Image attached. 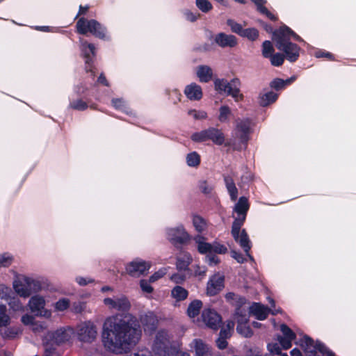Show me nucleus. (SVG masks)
Listing matches in <instances>:
<instances>
[{
  "label": "nucleus",
  "instance_id": "4d7b16f0",
  "mask_svg": "<svg viewBox=\"0 0 356 356\" xmlns=\"http://www.w3.org/2000/svg\"><path fill=\"white\" fill-rule=\"evenodd\" d=\"M316 350H318L321 353H324L325 350H326V347L323 344L318 343H317V346H315L314 348H305V351L310 353L311 356L315 355Z\"/></svg>",
  "mask_w": 356,
  "mask_h": 356
},
{
  "label": "nucleus",
  "instance_id": "1a4fd4ad",
  "mask_svg": "<svg viewBox=\"0 0 356 356\" xmlns=\"http://www.w3.org/2000/svg\"><path fill=\"white\" fill-rule=\"evenodd\" d=\"M274 39L276 42V47L285 54L287 60L294 62L298 59L300 48L297 44L286 41L283 38H274Z\"/></svg>",
  "mask_w": 356,
  "mask_h": 356
},
{
  "label": "nucleus",
  "instance_id": "f8f14e48",
  "mask_svg": "<svg viewBox=\"0 0 356 356\" xmlns=\"http://www.w3.org/2000/svg\"><path fill=\"white\" fill-rule=\"evenodd\" d=\"M13 288L15 292L20 297L26 298L30 296V290L27 283V276L17 275L13 282Z\"/></svg>",
  "mask_w": 356,
  "mask_h": 356
},
{
  "label": "nucleus",
  "instance_id": "e2e57ef3",
  "mask_svg": "<svg viewBox=\"0 0 356 356\" xmlns=\"http://www.w3.org/2000/svg\"><path fill=\"white\" fill-rule=\"evenodd\" d=\"M31 328L33 332H40L46 328V324L43 322L35 321V320Z\"/></svg>",
  "mask_w": 356,
  "mask_h": 356
},
{
  "label": "nucleus",
  "instance_id": "8fccbe9b",
  "mask_svg": "<svg viewBox=\"0 0 356 356\" xmlns=\"http://www.w3.org/2000/svg\"><path fill=\"white\" fill-rule=\"evenodd\" d=\"M284 60V55L277 53L270 56L271 64L274 66H280L283 64Z\"/></svg>",
  "mask_w": 356,
  "mask_h": 356
},
{
  "label": "nucleus",
  "instance_id": "473e14b6",
  "mask_svg": "<svg viewBox=\"0 0 356 356\" xmlns=\"http://www.w3.org/2000/svg\"><path fill=\"white\" fill-rule=\"evenodd\" d=\"M225 181L227 188L232 200H236L238 197V189L236 188L234 180L230 177H225Z\"/></svg>",
  "mask_w": 356,
  "mask_h": 356
},
{
  "label": "nucleus",
  "instance_id": "c03bdc74",
  "mask_svg": "<svg viewBox=\"0 0 356 356\" xmlns=\"http://www.w3.org/2000/svg\"><path fill=\"white\" fill-rule=\"evenodd\" d=\"M214 86H215V89L218 92H222L223 91L227 90V88L228 86V81L224 79H216L214 81Z\"/></svg>",
  "mask_w": 356,
  "mask_h": 356
},
{
  "label": "nucleus",
  "instance_id": "69168bd1",
  "mask_svg": "<svg viewBox=\"0 0 356 356\" xmlns=\"http://www.w3.org/2000/svg\"><path fill=\"white\" fill-rule=\"evenodd\" d=\"M21 321L24 325H29L31 327L33 323H34L35 318L31 315L24 314L22 316Z\"/></svg>",
  "mask_w": 356,
  "mask_h": 356
},
{
  "label": "nucleus",
  "instance_id": "bf43d9fd",
  "mask_svg": "<svg viewBox=\"0 0 356 356\" xmlns=\"http://www.w3.org/2000/svg\"><path fill=\"white\" fill-rule=\"evenodd\" d=\"M293 339L284 338L282 336L278 337V341L284 349H289L291 347V342Z\"/></svg>",
  "mask_w": 356,
  "mask_h": 356
},
{
  "label": "nucleus",
  "instance_id": "603ef678",
  "mask_svg": "<svg viewBox=\"0 0 356 356\" xmlns=\"http://www.w3.org/2000/svg\"><path fill=\"white\" fill-rule=\"evenodd\" d=\"M112 105L116 109L127 112V103L122 99H113L112 100Z\"/></svg>",
  "mask_w": 356,
  "mask_h": 356
},
{
  "label": "nucleus",
  "instance_id": "052dcab7",
  "mask_svg": "<svg viewBox=\"0 0 356 356\" xmlns=\"http://www.w3.org/2000/svg\"><path fill=\"white\" fill-rule=\"evenodd\" d=\"M227 24L231 27L232 31L236 33H241L242 31V26L241 24L234 22L232 19H228L227 22Z\"/></svg>",
  "mask_w": 356,
  "mask_h": 356
},
{
  "label": "nucleus",
  "instance_id": "cd10ccee",
  "mask_svg": "<svg viewBox=\"0 0 356 356\" xmlns=\"http://www.w3.org/2000/svg\"><path fill=\"white\" fill-rule=\"evenodd\" d=\"M12 291L9 293L7 298H3L6 300L10 309L14 312H23L24 310V306L21 300L15 296H12Z\"/></svg>",
  "mask_w": 356,
  "mask_h": 356
},
{
  "label": "nucleus",
  "instance_id": "338daca9",
  "mask_svg": "<svg viewBox=\"0 0 356 356\" xmlns=\"http://www.w3.org/2000/svg\"><path fill=\"white\" fill-rule=\"evenodd\" d=\"M270 86L274 89L279 90L284 87V80L281 79H275L270 83Z\"/></svg>",
  "mask_w": 356,
  "mask_h": 356
},
{
  "label": "nucleus",
  "instance_id": "72a5a7b5",
  "mask_svg": "<svg viewBox=\"0 0 356 356\" xmlns=\"http://www.w3.org/2000/svg\"><path fill=\"white\" fill-rule=\"evenodd\" d=\"M193 224L197 232L201 233L207 228V221L200 216L194 215L193 217Z\"/></svg>",
  "mask_w": 356,
  "mask_h": 356
},
{
  "label": "nucleus",
  "instance_id": "3c124183",
  "mask_svg": "<svg viewBox=\"0 0 356 356\" xmlns=\"http://www.w3.org/2000/svg\"><path fill=\"white\" fill-rule=\"evenodd\" d=\"M70 107L78 111H83L85 110L88 106L87 104L83 100L76 99L70 102Z\"/></svg>",
  "mask_w": 356,
  "mask_h": 356
},
{
  "label": "nucleus",
  "instance_id": "f3484780",
  "mask_svg": "<svg viewBox=\"0 0 356 356\" xmlns=\"http://www.w3.org/2000/svg\"><path fill=\"white\" fill-rule=\"evenodd\" d=\"M80 48H81V51L86 59V63L87 65L86 70L91 71L90 69L88 70L89 64H90V61L92 60V58H91L90 55H92V56H95V47L94 44L88 43L86 40H84L83 39H80Z\"/></svg>",
  "mask_w": 356,
  "mask_h": 356
},
{
  "label": "nucleus",
  "instance_id": "6e6d98bb",
  "mask_svg": "<svg viewBox=\"0 0 356 356\" xmlns=\"http://www.w3.org/2000/svg\"><path fill=\"white\" fill-rule=\"evenodd\" d=\"M316 350H318L321 353H324L325 350H326V347L323 344L318 343H317V346H315L314 348H305V351L310 353L311 356L315 355Z\"/></svg>",
  "mask_w": 356,
  "mask_h": 356
},
{
  "label": "nucleus",
  "instance_id": "7ed1b4c3",
  "mask_svg": "<svg viewBox=\"0 0 356 356\" xmlns=\"http://www.w3.org/2000/svg\"><path fill=\"white\" fill-rule=\"evenodd\" d=\"M77 32L81 34L90 33L100 39H108L106 29L95 19L80 18L76 23Z\"/></svg>",
  "mask_w": 356,
  "mask_h": 356
},
{
  "label": "nucleus",
  "instance_id": "864d4df0",
  "mask_svg": "<svg viewBox=\"0 0 356 356\" xmlns=\"http://www.w3.org/2000/svg\"><path fill=\"white\" fill-rule=\"evenodd\" d=\"M280 330L282 332L284 338L296 339V334L286 325H281Z\"/></svg>",
  "mask_w": 356,
  "mask_h": 356
},
{
  "label": "nucleus",
  "instance_id": "2f4dec72",
  "mask_svg": "<svg viewBox=\"0 0 356 356\" xmlns=\"http://www.w3.org/2000/svg\"><path fill=\"white\" fill-rule=\"evenodd\" d=\"M27 283L29 284L31 295L32 292H37L41 289L43 280L41 278H34L33 277L27 276Z\"/></svg>",
  "mask_w": 356,
  "mask_h": 356
},
{
  "label": "nucleus",
  "instance_id": "0e129e2a",
  "mask_svg": "<svg viewBox=\"0 0 356 356\" xmlns=\"http://www.w3.org/2000/svg\"><path fill=\"white\" fill-rule=\"evenodd\" d=\"M86 308V303L83 302H74L72 305V312L76 314L82 312Z\"/></svg>",
  "mask_w": 356,
  "mask_h": 356
},
{
  "label": "nucleus",
  "instance_id": "6e6552de",
  "mask_svg": "<svg viewBox=\"0 0 356 356\" xmlns=\"http://www.w3.org/2000/svg\"><path fill=\"white\" fill-rule=\"evenodd\" d=\"M74 336V329L67 326L60 327L54 332H48L45 340L51 341L56 345H61L70 343Z\"/></svg>",
  "mask_w": 356,
  "mask_h": 356
},
{
  "label": "nucleus",
  "instance_id": "a19ab883",
  "mask_svg": "<svg viewBox=\"0 0 356 356\" xmlns=\"http://www.w3.org/2000/svg\"><path fill=\"white\" fill-rule=\"evenodd\" d=\"M70 300L66 298H62L54 304V307L56 312H65L70 307Z\"/></svg>",
  "mask_w": 356,
  "mask_h": 356
},
{
  "label": "nucleus",
  "instance_id": "b1692460",
  "mask_svg": "<svg viewBox=\"0 0 356 356\" xmlns=\"http://www.w3.org/2000/svg\"><path fill=\"white\" fill-rule=\"evenodd\" d=\"M206 131L207 140H211L217 145H222L224 143V134L220 130L211 127L206 129Z\"/></svg>",
  "mask_w": 356,
  "mask_h": 356
},
{
  "label": "nucleus",
  "instance_id": "412c9836",
  "mask_svg": "<svg viewBox=\"0 0 356 356\" xmlns=\"http://www.w3.org/2000/svg\"><path fill=\"white\" fill-rule=\"evenodd\" d=\"M192 261L191 254L186 252H180L177 257V268L179 270H186Z\"/></svg>",
  "mask_w": 356,
  "mask_h": 356
},
{
  "label": "nucleus",
  "instance_id": "39448f33",
  "mask_svg": "<svg viewBox=\"0 0 356 356\" xmlns=\"http://www.w3.org/2000/svg\"><path fill=\"white\" fill-rule=\"evenodd\" d=\"M178 350L165 330L157 332V356H176Z\"/></svg>",
  "mask_w": 356,
  "mask_h": 356
},
{
  "label": "nucleus",
  "instance_id": "c9c22d12",
  "mask_svg": "<svg viewBox=\"0 0 356 356\" xmlns=\"http://www.w3.org/2000/svg\"><path fill=\"white\" fill-rule=\"evenodd\" d=\"M204 238L201 236H197L195 238L196 243L198 244L197 248L201 253H211L213 245L209 243L202 241Z\"/></svg>",
  "mask_w": 356,
  "mask_h": 356
},
{
  "label": "nucleus",
  "instance_id": "dca6fc26",
  "mask_svg": "<svg viewBox=\"0 0 356 356\" xmlns=\"http://www.w3.org/2000/svg\"><path fill=\"white\" fill-rule=\"evenodd\" d=\"M144 332L148 335H152L156 331L155 316L154 312H148L140 317Z\"/></svg>",
  "mask_w": 356,
  "mask_h": 356
},
{
  "label": "nucleus",
  "instance_id": "49530a36",
  "mask_svg": "<svg viewBox=\"0 0 356 356\" xmlns=\"http://www.w3.org/2000/svg\"><path fill=\"white\" fill-rule=\"evenodd\" d=\"M196 5L204 13H207L212 9V5L208 0H196Z\"/></svg>",
  "mask_w": 356,
  "mask_h": 356
},
{
  "label": "nucleus",
  "instance_id": "774afa93",
  "mask_svg": "<svg viewBox=\"0 0 356 356\" xmlns=\"http://www.w3.org/2000/svg\"><path fill=\"white\" fill-rule=\"evenodd\" d=\"M127 356H152V354L147 349H142L138 350Z\"/></svg>",
  "mask_w": 356,
  "mask_h": 356
},
{
  "label": "nucleus",
  "instance_id": "4468645a",
  "mask_svg": "<svg viewBox=\"0 0 356 356\" xmlns=\"http://www.w3.org/2000/svg\"><path fill=\"white\" fill-rule=\"evenodd\" d=\"M224 276L219 273L213 275L207 283V295L213 296L218 294L224 288Z\"/></svg>",
  "mask_w": 356,
  "mask_h": 356
},
{
  "label": "nucleus",
  "instance_id": "2eb2a0df",
  "mask_svg": "<svg viewBox=\"0 0 356 356\" xmlns=\"http://www.w3.org/2000/svg\"><path fill=\"white\" fill-rule=\"evenodd\" d=\"M215 42L220 47H234L237 44V40L234 35H227L224 33H218L214 38Z\"/></svg>",
  "mask_w": 356,
  "mask_h": 356
},
{
  "label": "nucleus",
  "instance_id": "a211bd4d",
  "mask_svg": "<svg viewBox=\"0 0 356 356\" xmlns=\"http://www.w3.org/2000/svg\"><path fill=\"white\" fill-rule=\"evenodd\" d=\"M246 302V300L244 298H238V307L236 308L235 312V319L237 321L238 325L247 324L248 322V318L246 314V311L242 309V306Z\"/></svg>",
  "mask_w": 356,
  "mask_h": 356
},
{
  "label": "nucleus",
  "instance_id": "4be33fe9",
  "mask_svg": "<svg viewBox=\"0 0 356 356\" xmlns=\"http://www.w3.org/2000/svg\"><path fill=\"white\" fill-rule=\"evenodd\" d=\"M250 313L252 314L259 320H264L266 318L269 309L259 303H254L249 308Z\"/></svg>",
  "mask_w": 356,
  "mask_h": 356
},
{
  "label": "nucleus",
  "instance_id": "13d9d810",
  "mask_svg": "<svg viewBox=\"0 0 356 356\" xmlns=\"http://www.w3.org/2000/svg\"><path fill=\"white\" fill-rule=\"evenodd\" d=\"M243 35L252 40H255L259 36V32L255 29H247L244 31Z\"/></svg>",
  "mask_w": 356,
  "mask_h": 356
},
{
  "label": "nucleus",
  "instance_id": "9d476101",
  "mask_svg": "<svg viewBox=\"0 0 356 356\" xmlns=\"http://www.w3.org/2000/svg\"><path fill=\"white\" fill-rule=\"evenodd\" d=\"M150 266L149 262L137 258L126 264L125 272L131 277H139L145 275L149 270Z\"/></svg>",
  "mask_w": 356,
  "mask_h": 356
},
{
  "label": "nucleus",
  "instance_id": "aec40b11",
  "mask_svg": "<svg viewBox=\"0 0 356 356\" xmlns=\"http://www.w3.org/2000/svg\"><path fill=\"white\" fill-rule=\"evenodd\" d=\"M240 81L238 79H233L230 82H228V86L227 90L224 91L227 95L232 96L236 100H238V97L241 99H243V95L240 94Z\"/></svg>",
  "mask_w": 356,
  "mask_h": 356
},
{
  "label": "nucleus",
  "instance_id": "7c9ffc66",
  "mask_svg": "<svg viewBox=\"0 0 356 356\" xmlns=\"http://www.w3.org/2000/svg\"><path fill=\"white\" fill-rule=\"evenodd\" d=\"M156 281L155 274L152 275L148 280H141L140 286L142 291L146 293H152L154 291V287L152 285Z\"/></svg>",
  "mask_w": 356,
  "mask_h": 356
},
{
  "label": "nucleus",
  "instance_id": "37998d69",
  "mask_svg": "<svg viewBox=\"0 0 356 356\" xmlns=\"http://www.w3.org/2000/svg\"><path fill=\"white\" fill-rule=\"evenodd\" d=\"M274 52V48L268 40L264 42L262 44V55L265 58L270 57Z\"/></svg>",
  "mask_w": 356,
  "mask_h": 356
},
{
  "label": "nucleus",
  "instance_id": "e433bc0d",
  "mask_svg": "<svg viewBox=\"0 0 356 356\" xmlns=\"http://www.w3.org/2000/svg\"><path fill=\"white\" fill-rule=\"evenodd\" d=\"M10 323V317L7 313L6 305H0V328L8 327Z\"/></svg>",
  "mask_w": 356,
  "mask_h": 356
},
{
  "label": "nucleus",
  "instance_id": "5701e85b",
  "mask_svg": "<svg viewBox=\"0 0 356 356\" xmlns=\"http://www.w3.org/2000/svg\"><path fill=\"white\" fill-rule=\"evenodd\" d=\"M197 76L201 82L207 83L213 78L212 69L208 65H200L197 68Z\"/></svg>",
  "mask_w": 356,
  "mask_h": 356
},
{
  "label": "nucleus",
  "instance_id": "5fc2aeb1",
  "mask_svg": "<svg viewBox=\"0 0 356 356\" xmlns=\"http://www.w3.org/2000/svg\"><path fill=\"white\" fill-rule=\"evenodd\" d=\"M191 139L195 142H203L207 140V131L203 130L192 135Z\"/></svg>",
  "mask_w": 356,
  "mask_h": 356
},
{
  "label": "nucleus",
  "instance_id": "f257e3e1",
  "mask_svg": "<svg viewBox=\"0 0 356 356\" xmlns=\"http://www.w3.org/2000/svg\"><path fill=\"white\" fill-rule=\"evenodd\" d=\"M142 332L136 318L131 314L125 318L109 316L103 323L102 341L110 353L120 355L129 351L140 339Z\"/></svg>",
  "mask_w": 356,
  "mask_h": 356
},
{
  "label": "nucleus",
  "instance_id": "9b49d317",
  "mask_svg": "<svg viewBox=\"0 0 356 356\" xmlns=\"http://www.w3.org/2000/svg\"><path fill=\"white\" fill-rule=\"evenodd\" d=\"M202 318L205 325L214 330H218L222 324L221 316L211 309H204L202 313Z\"/></svg>",
  "mask_w": 356,
  "mask_h": 356
},
{
  "label": "nucleus",
  "instance_id": "f03ea898",
  "mask_svg": "<svg viewBox=\"0 0 356 356\" xmlns=\"http://www.w3.org/2000/svg\"><path fill=\"white\" fill-rule=\"evenodd\" d=\"M250 204L245 197L239 198L238 202L234 208V211L237 213L232 227V235L234 240L238 243L243 249L246 254L251 260H253L252 256L249 254L250 250V240L245 229L241 230V227L245 220L246 214L249 209Z\"/></svg>",
  "mask_w": 356,
  "mask_h": 356
},
{
  "label": "nucleus",
  "instance_id": "680f3d73",
  "mask_svg": "<svg viewBox=\"0 0 356 356\" xmlns=\"http://www.w3.org/2000/svg\"><path fill=\"white\" fill-rule=\"evenodd\" d=\"M302 346L305 348H314L315 346H317V343H318L319 342H315L312 338L307 337V336H305L304 337L303 339H302Z\"/></svg>",
  "mask_w": 356,
  "mask_h": 356
},
{
  "label": "nucleus",
  "instance_id": "09e8293b",
  "mask_svg": "<svg viewBox=\"0 0 356 356\" xmlns=\"http://www.w3.org/2000/svg\"><path fill=\"white\" fill-rule=\"evenodd\" d=\"M231 114V110L227 106H222L220 108V115L218 120L220 122H225Z\"/></svg>",
  "mask_w": 356,
  "mask_h": 356
},
{
  "label": "nucleus",
  "instance_id": "c756f323",
  "mask_svg": "<svg viewBox=\"0 0 356 356\" xmlns=\"http://www.w3.org/2000/svg\"><path fill=\"white\" fill-rule=\"evenodd\" d=\"M277 99V95L273 92H266L259 97V104L265 107L275 102Z\"/></svg>",
  "mask_w": 356,
  "mask_h": 356
},
{
  "label": "nucleus",
  "instance_id": "f704fd0d",
  "mask_svg": "<svg viewBox=\"0 0 356 356\" xmlns=\"http://www.w3.org/2000/svg\"><path fill=\"white\" fill-rule=\"evenodd\" d=\"M43 356H59V353L54 343L51 341L44 339Z\"/></svg>",
  "mask_w": 356,
  "mask_h": 356
},
{
  "label": "nucleus",
  "instance_id": "58836bf2",
  "mask_svg": "<svg viewBox=\"0 0 356 356\" xmlns=\"http://www.w3.org/2000/svg\"><path fill=\"white\" fill-rule=\"evenodd\" d=\"M21 332L18 327H10L3 330H0V334L4 339H13Z\"/></svg>",
  "mask_w": 356,
  "mask_h": 356
},
{
  "label": "nucleus",
  "instance_id": "0eeeda50",
  "mask_svg": "<svg viewBox=\"0 0 356 356\" xmlns=\"http://www.w3.org/2000/svg\"><path fill=\"white\" fill-rule=\"evenodd\" d=\"M104 306L110 311L127 312L131 308V303L124 295L118 294L106 297L103 300Z\"/></svg>",
  "mask_w": 356,
  "mask_h": 356
},
{
  "label": "nucleus",
  "instance_id": "ddd939ff",
  "mask_svg": "<svg viewBox=\"0 0 356 356\" xmlns=\"http://www.w3.org/2000/svg\"><path fill=\"white\" fill-rule=\"evenodd\" d=\"M168 235L175 245L186 244L190 241V236L183 227L170 229Z\"/></svg>",
  "mask_w": 356,
  "mask_h": 356
},
{
  "label": "nucleus",
  "instance_id": "de8ad7c7",
  "mask_svg": "<svg viewBox=\"0 0 356 356\" xmlns=\"http://www.w3.org/2000/svg\"><path fill=\"white\" fill-rule=\"evenodd\" d=\"M236 330L238 333L245 337H250L253 334L252 330L246 324L238 325Z\"/></svg>",
  "mask_w": 356,
  "mask_h": 356
},
{
  "label": "nucleus",
  "instance_id": "ea45409f",
  "mask_svg": "<svg viewBox=\"0 0 356 356\" xmlns=\"http://www.w3.org/2000/svg\"><path fill=\"white\" fill-rule=\"evenodd\" d=\"M172 296L177 300H183L187 298L188 291L183 287L177 286L172 290Z\"/></svg>",
  "mask_w": 356,
  "mask_h": 356
},
{
  "label": "nucleus",
  "instance_id": "6ab92c4d",
  "mask_svg": "<svg viewBox=\"0 0 356 356\" xmlns=\"http://www.w3.org/2000/svg\"><path fill=\"white\" fill-rule=\"evenodd\" d=\"M184 92L186 97L191 100H200L202 97L201 87L195 83L187 86Z\"/></svg>",
  "mask_w": 356,
  "mask_h": 356
},
{
  "label": "nucleus",
  "instance_id": "79ce46f5",
  "mask_svg": "<svg viewBox=\"0 0 356 356\" xmlns=\"http://www.w3.org/2000/svg\"><path fill=\"white\" fill-rule=\"evenodd\" d=\"M13 259V256L8 252L0 254V268L10 266L12 264Z\"/></svg>",
  "mask_w": 356,
  "mask_h": 356
},
{
  "label": "nucleus",
  "instance_id": "bb28decb",
  "mask_svg": "<svg viewBox=\"0 0 356 356\" xmlns=\"http://www.w3.org/2000/svg\"><path fill=\"white\" fill-rule=\"evenodd\" d=\"M236 128L239 132L241 142L245 143L248 140L247 135L250 131V122L248 120H241L237 122Z\"/></svg>",
  "mask_w": 356,
  "mask_h": 356
},
{
  "label": "nucleus",
  "instance_id": "4c0bfd02",
  "mask_svg": "<svg viewBox=\"0 0 356 356\" xmlns=\"http://www.w3.org/2000/svg\"><path fill=\"white\" fill-rule=\"evenodd\" d=\"M202 306V303L200 300H194L193 301L188 307V314L190 317H195L199 313L200 310Z\"/></svg>",
  "mask_w": 356,
  "mask_h": 356
},
{
  "label": "nucleus",
  "instance_id": "a18cd8bd",
  "mask_svg": "<svg viewBox=\"0 0 356 356\" xmlns=\"http://www.w3.org/2000/svg\"><path fill=\"white\" fill-rule=\"evenodd\" d=\"M186 159L187 163L190 166H197L200 161V156L196 152L188 154Z\"/></svg>",
  "mask_w": 356,
  "mask_h": 356
},
{
  "label": "nucleus",
  "instance_id": "a878e982",
  "mask_svg": "<svg viewBox=\"0 0 356 356\" xmlns=\"http://www.w3.org/2000/svg\"><path fill=\"white\" fill-rule=\"evenodd\" d=\"M274 38H283L286 41H290V37H293L296 40H300V37L295 33L289 27L284 26L273 33Z\"/></svg>",
  "mask_w": 356,
  "mask_h": 356
},
{
  "label": "nucleus",
  "instance_id": "20e7f679",
  "mask_svg": "<svg viewBox=\"0 0 356 356\" xmlns=\"http://www.w3.org/2000/svg\"><path fill=\"white\" fill-rule=\"evenodd\" d=\"M74 334L83 343H92L97 337V327L92 321H82L74 329Z\"/></svg>",
  "mask_w": 356,
  "mask_h": 356
},
{
  "label": "nucleus",
  "instance_id": "393cba45",
  "mask_svg": "<svg viewBox=\"0 0 356 356\" xmlns=\"http://www.w3.org/2000/svg\"><path fill=\"white\" fill-rule=\"evenodd\" d=\"M274 38H283L286 41H290V37H293L296 40H300V37L295 33L289 27L284 26L273 33Z\"/></svg>",
  "mask_w": 356,
  "mask_h": 356
},
{
  "label": "nucleus",
  "instance_id": "c85d7f7f",
  "mask_svg": "<svg viewBox=\"0 0 356 356\" xmlns=\"http://www.w3.org/2000/svg\"><path fill=\"white\" fill-rule=\"evenodd\" d=\"M193 343L196 356H200L211 351V347L200 339H195Z\"/></svg>",
  "mask_w": 356,
  "mask_h": 356
},
{
  "label": "nucleus",
  "instance_id": "423d86ee",
  "mask_svg": "<svg viewBox=\"0 0 356 356\" xmlns=\"http://www.w3.org/2000/svg\"><path fill=\"white\" fill-rule=\"evenodd\" d=\"M46 303L47 301L44 296L36 294L31 297L28 307L35 316L49 319L52 316V311L46 308Z\"/></svg>",
  "mask_w": 356,
  "mask_h": 356
}]
</instances>
